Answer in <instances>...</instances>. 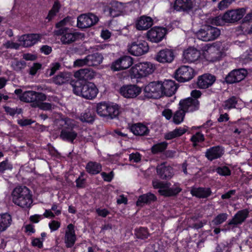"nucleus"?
Returning <instances> with one entry per match:
<instances>
[{"mask_svg": "<svg viewBox=\"0 0 252 252\" xmlns=\"http://www.w3.org/2000/svg\"><path fill=\"white\" fill-rule=\"evenodd\" d=\"M11 197L13 202L22 208H29L32 202L30 191L26 187L15 188L12 191Z\"/></svg>", "mask_w": 252, "mask_h": 252, "instance_id": "f257e3e1", "label": "nucleus"}, {"mask_svg": "<svg viewBox=\"0 0 252 252\" xmlns=\"http://www.w3.org/2000/svg\"><path fill=\"white\" fill-rule=\"evenodd\" d=\"M227 50L228 47L226 43L216 42L204 51L203 56L207 61L214 62L224 56Z\"/></svg>", "mask_w": 252, "mask_h": 252, "instance_id": "f03ea898", "label": "nucleus"}, {"mask_svg": "<svg viewBox=\"0 0 252 252\" xmlns=\"http://www.w3.org/2000/svg\"><path fill=\"white\" fill-rule=\"evenodd\" d=\"M156 69L155 65L149 62L138 63L129 69V73L132 78L140 79L152 74Z\"/></svg>", "mask_w": 252, "mask_h": 252, "instance_id": "7ed1b4c3", "label": "nucleus"}, {"mask_svg": "<svg viewBox=\"0 0 252 252\" xmlns=\"http://www.w3.org/2000/svg\"><path fill=\"white\" fill-rule=\"evenodd\" d=\"M57 123L62 126L60 137L64 140L72 142L77 137V133L73 130L76 126L75 122L70 119L65 118L58 120Z\"/></svg>", "mask_w": 252, "mask_h": 252, "instance_id": "20e7f679", "label": "nucleus"}, {"mask_svg": "<svg viewBox=\"0 0 252 252\" xmlns=\"http://www.w3.org/2000/svg\"><path fill=\"white\" fill-rule=\"evenodd\" d=\"M73 91L76 95L89 99L95 98L98 93L96 86L91 82L83 85H81L80 83H76L73 86Z\"/></svg>", "mask_w": 252, "mask_h": 252, "instance_id": "39448f33", "label": "nucleus"}, {"mask_svg": "<svg viewBox=\"0 0 252 252\" xmlns=\"http://www.w3.org/2000/svg\"><path fill=\"white\" fill-rule=\"evenodd\" d=\"M246 9L241 8L234 10H228L223 15H220L215 18L213 23L217 25H221L223 21L227 23H234L240 20L245 15Z\"/></svg>", "mask_w": 252, "mask_h": 252, "instance_id": "423d86ee", "label": "nucleus"}, {"mask_svg": "<svg viewBox=\"0 0 252 252\" xmlns=\"http://www.w3.org/2000/svg\"><path fill=\"white\" fill-rule=\"evenodd\" d=\"M132 7L131 3L124 4L116 1H113L108 7L105 8L104 11L108 12L110 16L115 17L128 14L132 10Z\"/></svg>", "mask_w": 252, "mask_h": 252, "instance_id": "0eeeda50", "label": "nucleus"}, {"mask_svg": "<svg viewBox=\"0 0 252 252\" xmlns=\"http://www.w3.org/2000/svg\"><path fill=\"white\" fill-rule=\"evenodd\" d=\"M65 23V20L64 19L58 23L56 27L60 29L55 31L56 35H62L61 40L64 44H69L75 41L79 37V33L73 32L72 30L65 28H62Z\"/></svg>", "mask_w": 252, "mask_h": 252, "instance_id": "6e6552de", "label": "nucleus"}, {"mask_svg": "<svg viewBox=\"0 0 252 252\" xmlns=\"http://www.w3.org/2000/svg\"><path fill=\"white\" fill-rule=\"evenodd\" d=\"M153 186L155 189H158V192L160 195L165 196L176 195L181 190L178 184H175L171 187V184L169 183H164L157 180L153 181Z\"/></svg>", "mask_w": 252, "mask_h": 252, "instance_id": "1a4fd4ad", "label": "nucleus"}, {"mask_svg": "<svg viewBox=\"0 0 252 252\" xmlns=\"http://www.w3.org/2000/svg\"><path fill=\"white\" fill-rule=\"evenodd\" d=\"M220 34L219 29L209 25L205 26L196 33L197 37L204 41L214 40Z\"/></svg>", "mask_w": 252, "mask_h": 252, "instance_id": "9d476101", "label": "nucleus"}, {"mask_svg": "<svg viewBox=\"0 0 252 252\" xmlns=\"http://www.w3.org/2000/svg\"><path fill=\"white\" fill-rule=\"evenodd\" d=\"M149 49L148 43L145 41H134L128 46V52L135 56H142L147 53Z\"/></svg>", "mask_w": 252, "mask_h": 252, "instance_id": "9b49d317", "label": "nucleus"}, {"mask_svg": "<svg viewBox=\"0 0 252 252\" xmlns=\"http://www.w3.org/2000/svg\"><path fill=\"white\" fill-rule=\"evenodd\" d=\"M194 69L188 65H182L176 71L175 78L180 82H187L191 80L195 75Z\"/></svg>", "mask_w": 252, "mask_h": 252, "instance_id": "f8f14e48", "label": "nucleus"}, {"mask_svg": "<svg viewBox=\"0 0 252 252\" xmlns=\"http://www.w3.org/2000/svg\"><path fill=\"white\" fill-rule=\"evenodd\" d=\"M98 21V17L93 14H81L77 18V26L81 29L88 28L95 24Z\"/></svg>", "mask_w": 252, "mask_h": 252, "instance_id": "ddd939ff", "label": "nucleus"}, {"mask_svg": "<svg viewBox=\"0 0 252 252\" xmlns=\"http://www.w3.org/2000/svg\"><path fill=\"white\" fill-rule=\"evenodd\" d=\"M21 101L27 102H32L35 106L37 101L46 100V96L43 93L29 91L25 92L19 97Z\"/></svg>", "mask_w": 252, "mask_h": 252, "instance_id": "4468645a", "label": "nucleus"}, {"mask_svg": "<svg viewBox=\"0 0 252 252\" xmlns=\"http://www.w3.org/2000/svg\"><path fill=\"white\" fill-rule=\"evenodd\" d=\"M144 91L148 97L158 98L162 96V90L161 82H151L147 85Z\"/></svg>", "mask_w": 252, "mask_h": 252, "instance_id": "2eb2a0df", "label": "nucleus"}, {"mask_svg": "<svg viewBox=\"0 0 252 252\" xmlns=\"http://www.w3.org/2000/svg\"><path fill=\"white\" fill-rule=\"evenodd\" d=\"M119 92L125 98H133L141 93V89L135 85H126L121 87Z\"/></svg>", "mask_w": 252, "mask_h": 252, "instance_id": "dca6fc26", "label": "nucleus"}, {"mask_svg": "<svg viewBox=\"0 0 252 252\" xmlns=\"http://www.w3.org/2000/svg\"><path fill=\"white\" fill-rule=\"evenodd\" d=\"M166 33V30L162 27H155L147 32V38L152 42L161 41Z\"/></svg>", "mask_w": 252, "mask_h": 252, "instance_id": "f3484780", "label": "nucleus"}, {"mask_svg": "<svg viewBox=\"0 0 252 252\" xmlns=\"http://www.w3.org/2000/svg\"><path fill=\"white\" fill-rule=\"evenodd\" d=\"M133 63V60L130 56H125L118 59L112 63L111 68L113 71L126 69Z\"/></svg>", "mask_w": 252, "mask_h": 252, "instance_id": "a211bd4d", "label": "nucleus"}, {"mask_svg": "<svg viewBox=\"0 0 252 252\" xmlns=\"http://www.w3.org/2000/svg\"><path fill=\"white\" fill-rule=\"evenodd\" d=\"M179 106L180 108H182L186 112H193L199 109V102L196 99L188 97L181 100Z\"/></svg>", "mask_w": 252, "mask_h": 252, "instance_id": "6ab92c4d", "label": "nucleus"}, {"mask_svg": "<svg viewBox=\"0 0 252 252\" xmlns=\"http://www.w3.org/2000/svg\"><path fill=\"white\" fill-rule=\"evenodd\" d=\"M174 59L173 51L170 49H164L161 50L157 53L155 59L157 62L162 63H171Z\"/></svg>", "mask_w": 252, "mask_h": 252, "instance_id": "aec40b11", "label": "nucleus"}, {"mask_svg": "<svg viewBox=\"0 0 252 252\" xmlns=\"http://www.w3.org/2000/svg\"><path fill=\"white\" fill-rule=\"evenodd\" d=\"M77 240L76 235L75 234L74 225L69 224L67 225L63 238L64 243L66 247H72Z\"/></svg>", "mask_w": 252, "mask_h": 252, "instance_id": "412c9836", "label": "nucleus"}, {"mask_svg": "<svg viewBox=\"0 0 252 252\" xmlns=\"http://www.w3.org/2000/svg\"><path fill=\"white\" fill-rule=\"evenodd\" d=\"M41 39V36L38 34H25L19 37L18 41L20 45L25 47H30L36 44Z\"/></svg>", "mask_w": 252, "mask_h": 252, "instance_id": "4be33fe9", "label": "nucleus"}, {"mask_svg": "<svg viewBox=\"0 0 252 252\" xmlns=\"http://www.w3.org/2000/svg\"><path fill=\"white\" fill-rule=\"evenodd\" d=\"M247 74L244 69L235 70L231 71L226 77V81L232 84L242 80Z\"/></svg>", "mask_w": 252, "mask_h": 252, "instance_id": "5701e85b", "label": "nucleus"}, {"mask_svg": "<svg viewBox=\"0 0 252 252\" xmlns=\"http://www.w3.org/2000/svg\"><path fill=\"white\" fill-rule=\"evenodd\" d=\"M200 53L196 48L189 47L186 49L183 54V61L191 63L197 61L200 57Z\"/></svg>", "mask_w": 252, "mask_h": 252, "instance_id": "b1692460", "label": "nucleus"}, {"mask_svg": "<svg viewBox=\"0 0 252 252\" xmlns=\"http://www.w3.org/2000/svg\"><path fill=\"white\" fill-rule=\"evenodd\" d=\"M215 80L214 76L210 74H204L198 77L197 85L200 89H206L211 86Z\"/></svg>", "mask_w": 252, "mask_h": 252, "instance_id": "393cba45", "label": "nucleus"}, {"mask_svg": "<svg viewBox=\"0 0 252 252\" xmlns=\"http://www.w3.org/2000/svg\"><path fill=\"white\" fill-rule=\"evenodd\" d=\"M162 90V95H165L170 96L175 94L177 87L175 83L170 80H165L163 82H161Z\"/></svg>", "mask_w": 252, "mask_h": 252, "instance_id": "a878e982", "label": "nucleus"}, {"mask_svg": "<svg viewBox=\"0 0 252 252\" xmlns=\"http://www.w3.org/2000/svg\"><path fill=\"white\" fill-rule=\"evenodd\" d=\"M153 24V20L150 17L142 16L136 20L135 27L138 30H146L150 28Z\"/></svg>", "mask_w": 252, "mask_h": 252, "instance_id": "bb28decb", "label": "nucleus"}, {"mask_svg": "<svg viewBox=\"0 0 252 252\" xmlns=\"http://www.w3.org/2000/svg\"><path fill=\"white\" fill-rule=\"evenodd\" d=\"M95 72L89 68L81 69L74 73V76L78 80H91L95 76Z\"/></svg>", "mask_w": 252, "mask_h": 252, "instance_id": "cd10ccee", "label": "nucleus"}, {"mask_svg": "<svg viewBox=\"0 0 252 252\" xmlns=\"http://www.w3.org/2000/svg\"><path fill=\"white\" fill-rule=\"evenodd\" d=\"M223 154V149L220 146H215L206 150L205 156L210 160L220 158Z\"/></svg>", "mask_w": 252, "mask_h": 252, "instance_id": "c85d7f7f", "label": "nucleus"}, {"mask_svg": "<svg viewBox=\"0 0 252 252\" xmlns=\"http://www.w3.org/2000/svg\"><path fill=\"white\" fill-rule=\"evenodd\" d=\"M194 6L192 0H176L174 3V9L177 11H189Z\"/></svg>", "mask_w": 252, "mask_h": 252, "instance_id": "c756f323", "label": "nucleus"}, {"mask_svg": "<svg viewBox=\"0 0 252 252\" xmlns=\"http://www.w3.org/2000/svg\"><path fill=\"white\" fill-rule=\"evenodd\" d=\"M157 173L162 179H170L173 175L172 168L166 166L165 163L161 164L157 167Z\"/></svg>", "mask_w": 252, "mask_h": 252, "instance_id": "7c9ffc66", "label": "nucleus"}, {"mask_svg": "<svg viewBox=\"0 0 252 252\" xmlns=\"http://www.w3.org/2000/svg\"><path fill=\"white\" fill-rule=\"evenodd\" d=\"M12 223L11 216L8 213L0 214V232L5 231Z\"/></svg>", "mask_w": 252, "mask_h": 252, "instance_id": "2f4dec72", "label": "nucleus"}, {"mask_svg": "<svg viewBox=\"0 0 252 252\" xmlns=\"http://www.w3.org/2000/svg\"><path fill=\"white\" fill-rule=\"evenodd\" d=\"M248 215V211L247 210L239 211L229 222L228 224L237 225L242 223L247 218Z\"/></svg>", "mask_w": 252, "mask_h": 252, "instance_id": "473e14b6", "label": "nucleus"}, {"mask_svg": "<svg viewBox=\"0 0 252 252\" xmlns=\"http://www.w3.org/2000/svg\"><path fill=\"white\" fill-rule=\"evenodd\" d=\"M130 130L136 135H144L149 132V129L147 127L140 123L132 125L130 127Z\"/></svg>", "mask_w": 252, "mask_h": 252, "instance_id": "72a5a7b5", "label": "nucleus"}, {"mask_svg": "<svg viewBox=\"0 0 252 252\" xmlns=\"http://www.w3.org/2000/svg\"><path fill=\"white\" fill-rule=\"evenodd\" d=\"M107 117L111 119L117 118L120 114V107L116 103L108 102Z\"/></svg>", "mask_w": 252, "mask_h": 252, "instance_id": "f704fd0d", "label": "nucleus"}, {"mask_svg": "<svg viewBox=\"0 0 252 252\" xmlns=\"http://www.w3.org/2000/svg\"><path fill=\"white\" fill-rule=\"evenodd\" d=\"M87 58L89 66L97 65L102 62L103 59L102 55L97 53L89 55L87 56Z\"/></svg>", "mask_w": 252, "mask_h": 252, "instance_id": "c9c22d12", "label": "nucleus"}, {"mask_svg": "<svg viewBox=\"0 0 252 252\" xmlns=\"http://www.w3.org/2000/svg\"><path fill=\"white\" fill-rule=\"evenodd\" d=\"M244 21L241 26L243 31L247 33H252V12L247 14Z\"/></svg>", "mask_w": 252, "mask_h": 252, "instance_id": "e433bc0d", "label": "nucleus"}, {"mask_svg": "<svg viewBox=\"0 0 252 252\" xmlns=\"http://www.w3.org/2000/svg\"><path fill=\"white\" fill-rule=\"evenodd\" d=\"M191 194L198 198H205L210 195L211 191L209 189L202 188H192L190 191Z\"/></svg>", "mask_w": 252, "mask_h": 252, "instance_id": "4c0bfd02", "label": "nucleus"}, {"mask_svg": "<svg viewBox=\"0 0 252 252\" xmlns=\"http://www.w3.org/2000/svg\"><path fill=\"white\" fill-rule=\"evenodd\" d=\"M156 197L154 194L148 193L140 196L137 201L136 204L138 206H141L145 203H149L156 200Z\"/></svg>", "mask_w": 252, "mask_h": 252, "instance_id": "58836bf2", "label": "nucleus"}, {"mask_svg": "<svg viewBox=\"0 0 252 252\" xmlns=\"http://www.w3.org/2000/svg\"><path fill=\"white\" fill-rule=\"evenodd\" d=\"M100 164L95 162H89L86 165L87 171L91 174H96L101 171Z\"/></svg>", "mask_w": 252, "mask_h": 252, "instance_id": "ea45409f", "label": "nucleus"}, {"mask_svg": "<svg viewBox=\"0 0 252 252\" xmlns=\"http://www.w3.org/2000/svg\"><path fill=\"white\" fill-rule=\"evenodd\" d=\"M108 102H101L96 105V112L101 117H107L108 112Z\"/></svg>", "mask_w": 252, "mask_h": 252, "instance_id": "a19ab883", "label": "nucleus"}, {"mask_svg": "<svg viewBox=\"0 0 252 252\" xmlns=\"http://www.w3.org/2000/svg\"><path fill=\"white\" fill-rule=\"evenodd\" d=\"M186 113L185 111L182 108H180L179 107V109L175 112L173 116V122L177 125L181 123L184 120Z\"/></svg>", "mask_w": 252, "mask_h": 252, "instance_id": "79ce46f5", "label": "nucleus"}, {"mask_svg": "<svg viewBox=\"0 0 252 252\" xmlns=\"http://www.w3.org/2000/svg\"><path fill=\"white\" fill-rule=\"evenodd\" d=\"M69 75L67 73H61L54 79V82L56 84L61 85L68 81Z\"/></svg>", "mask_w": 252, "mask_h": 252, "instance_id": "37998d69", "label": "nucleus"}, {"mask_svg": "<svg viewBox=\"0 0 252 252\" xmlns=\"http://www.w3.org/2000/svg\"><path fill=\"white\" fill-rule=\"evenodd\" d=\"M44 100H39L34 107H37L43 110H49L54 108L55 105L51 103L43 102Z\"/></svg>", "mask_w": 252, "mask_h": 252, "instance_id": "c03bdc74", "label": "nucleus"}, {"mask_svg": "<svg viewBox=\"0 0 252 252\" xmlns=\"http://www.w3.org/2000/svg\"><path fill=\"white\" fill-rule=\"evenodd\" d=\"M228 217L226 213H222L218 215L212 221V223L215 225L221 224L225 221Z\"/></svg>", "mask_w": 252, "mask_h": 252, "instance_id": "a18cd8bd", "label": "nucleus"}, {"mask_svg": "<svg viewBox=\"0 0 252 252\" xmlns=\"http://www.w3.org/2000/svg\"><path fill=\"white\" fill-rule=\"evenodd\" d=\"M167 146V143L165 142L155 144L152 148V152L154 154L161 152L166 148Z\"/></svg>", "mask_w": 252, "mask_h": 252, "instance_id": "49530a36", "label": "nucleus"}, {"mask_svg": "<svg viewBox=\"0 0 252 252\" xmlns=\"http://www.w3.org/2000/svg\"><path fill=\"white\" fill-rule=\"evenodd\" d=\"M236 103V98L231 97L224 102L223 107L225 109H230L235 107Z\"/></svg>", "mask_w": 252, "mask_h": 252, "instance_id": "de8ad7c7", "label": "nucleus"}, {"mask_svg": "<svg viewBox=\"0 0 252 252\" xmlns=\"http://www.w3.org/2000/svg\"><path fill=\"white\" fill-rule=\"evenodd\" d=\"M26 66L24 61L14 60L11 63V66L16 71H20L24 69Z\"/></svg>", "mask_w": 252, "mask_h": 252, "instance_id": "09e8293b", "label": "nucleus"}, {"mask_svg": "<svg viewBox=\"0 0 252 252\" xmlns=\"http://www.w3.org/2000/svg\"><path fill=\"white\" fill-rule=\"evenodd\" d=\"M61 65L59 63H54L51 64L50 68L47 70V76H51L60 68Z\"/></svg>", "mask_w": 252, "mask_h": 252, "instance_id": "8fccbe9b", "label": "nucleus"}, {"mask_svg": "<svg viewBox=\"0 0 252 252\" xmlns=\"http://www.w3.org/2000/svg\"><path fill=\"white\" fill-rule=\"evenodd\" d=\"M135 235L137 238L144 239L148 237L149 234L147 229L141 228L136 230Z\"/></svg>", "mask_w": 252, "mask_h": 252, "instance_id": "3c124183", "label": "nucleus"}, {"mask_svg": "<svg viewBox=\"0 0 252 252\" xmlns=\"http://www.w3.org/2000/svg\"><path fill=\"white\" fill-rule=\"evenodd\" d=\"M60 8V4L58 1H55L52 9L49 11L48 15V18L50 19L54 16L58 11Z\"/></svg>", "mask_w": 252, "mask_h": 252, "instance_id": "603ef678", "label": "nucleus"}, {"mask_svg": "<svg viewBox=\"0 0 252 252\" xmlns=\"http://www.w3.org/2000/svg\"><path fill=\"white\" fill-rule=\"evenodd\" d=\"M216 172L221 176H228L230 175L231 171L226 166L219 167L216 169Z\"/></svg>", "mask_w": 252, "mask_h": 252, "instance_id": "864d4df0", "label": "nucleus"}, {"mask_svg": "<svg viewBox=\"0 0 252 252\" xmlns=\"http://www.w3.org/2000/svg\"><path fill=\"white\" fill-rule=\"evenodd\" d=\"M234 0H222L218 4V8L220 10H224L227 8Z\"/></svg>", "mask_w": 252, "mask_h": 252, "instance_id": "5fc2aeb1", "label": "nucleus"}, {"mask_svg": "<svg viewBox=\"0 0 252 252\" xmlns=\"http://www.w3.org/2000/svg\"><path fill=\"white\" fill-rule=\"evenodd\" d=\"M80 120L83 122L92 123L94 121L93 117L89 113H85L80 118Z\"/></svg>", "mask_w": 252, "mask_h": 252, "instance_id": "6e6d98bb", "label": "nucleus"}, {"mask_svg": "<svg viewBox=\"0 0 252 252\" xmlns=\"http://www.w3.org/2000/svg\"><path fill=\"white\" fill-rule=\"evenodd\" d=\"M85 65H88L87 57L84 59L76 60L75 61H74L73 63L74 67H81Z\"/></svg>", "mask_w": 252, "mask_h": 252, "instance_id": "4d7b16f0", "label": "nucleus"}, {"mask_svg": "<svg viewBox=\"0 0 252 252\" xmlns=\"http://www.w3.org/2000/svg\"><path fill=\"white\" fill-rule=\"evenodd\" d=\"M191 139L195 145L197 142L203 141L204 140V136L201 133L197 132L192 136Z\"/></svg>", "mask_w": 252, "mask_h": 252, "instance_id": "13d9d810", "label": "nucleus"}, {"mask_svg": "<svg viewBox=\"0 0 252 252\" xmlns=\"http://www.w3.org/2000/svg\"><path fill=\"white\" fill-rule=\"evenodd\" d=\"M4 109L5 112L11 116H14L16 114H20L21 112L20 109L12 108L8 106H5Z\"/></svg>", "mask_w": 252, "mask_h": 252, "instance_id": "bf43d9fd", "label": "nucleus"}, {"mask_svg": "<svg viewBox=\"0 0 252 252\" xmlns=\"http://www.w3.org/2000/svg\"><path fill=\"white\" fill-rule=\"evenodd\" d=\"M41 68V64L39 63H34L30 69V74L32 75H35L37 71Z\"/></svg>", "mask_w": 252, "mask_h": 252, "instance_id": "052dcab7", "label": "nucleus"}, {"mask_svg": "<svg viewBox=\"0 0 252 252\" xmlns=\"http://www.w3.org/2000/svg\"><path fill=\"white\" fill-rule=\"evenodd\" d=\"M3 46L6 49L11 48L17 49L19 48V44L12 41H7L3 44Z\"/></svg>", "mask_w": 252, "mask_h": 252, "instance_id": "680f3d73", "label": "nucleus"}, {"mask_svg": "<svg viewBox=\"0 0 252 252\" xmlns=\"http://www.w3.org/2000/svg\"><path fill=\"white\" fill-rule=\"evenodd\" d=\"M49 227L51 231H56L60 227V223L56 220H52L49 223Z\"/></svg>", "mask_w": 252, "mask_h": 252, "instance_id": "e2e57ef3", "label": "nucleus"}, {"mask_svg": "<svg viewBox=\"0 0 252 252\" xmlns=\"http://www.w3.org/2000/svg\"><path fill=\"white\" fill-rule=\"evenodd\" d=\"M12 166L8 164L6 161H3L0 163V172H3L5 170L11 169Z\"/></svg>", "mask_w": 252, "mask_h": 252, "instance_id": "0e129e2a", "label": "nucleus"}, {"mask_svg": "<svg viewBox=\"0 0 252 252\" xmlns=\"http://www.w3.org/2000/svg\"><path fill=\"white\" fill-rule=\"evenodd\" d=\"M129 158L130 160H132L135 162H138L140 161L141 156L138 153H136L135 154L132 153L129 155Z\"/></svg>", "mask_w": 252, "mask_h": 252, "instance_id": "69168bd1", "label": "nucleus"}, {"mask_svg": "<svg viewBox=\"0 0 252 252\" xmlns=\"http://www.w3.org/2000/svg\"><path fill=\"white\" fill-rule=\"evenodd\" d=\"M32 245L41 248L43 247V240L39 238H33L32 241Z\"/></svg>", "mask_w": 252, "mask_h": 252, "instance_id": "338daca9", "label": "nucleus"}, {"mask_svg": "<svg viewBox=\"0 0 252 252\" xmlns=\"http://www.w3.org/2000/svg\"><path fill=\"white\" fill-rule=\"evenodd\" d=\"M101 175L104 180L107 182H110L114 176V174L112 171L108 174L105 172H102Z\"/></svg>", "mask_w": 252, "mask_h": 252, "instance_id": "774afa93", "label": "nucleus"}]
</instances>
